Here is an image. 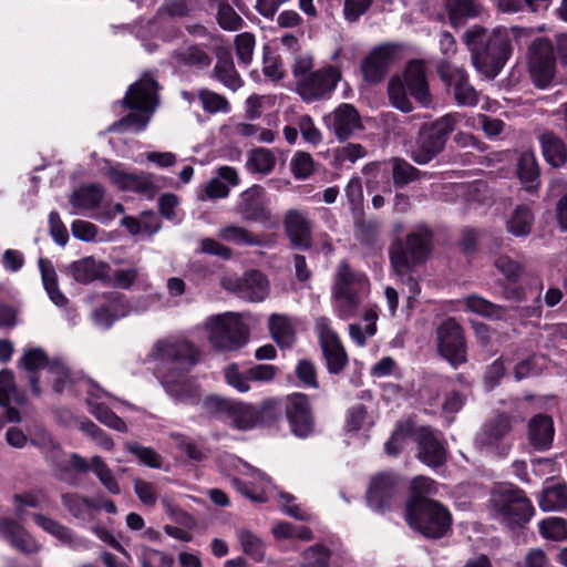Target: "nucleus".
Listing matches in <instances>:
<instances>
[{
  "mask_svg": "<svg viewBox=\"0 0 567 567\" xmlns=\"http://www.w3.org/2000/svg\"><path fill=\"white\" fill-rule=\"evenodd\" d=\"M147 357L162 365L159 379L171 398L188 405L200 403L198 385L185 377L198 362V351L189 341L175 337L157 340Z\"/></svg>",
  "mask_w": 567,
  "mask_h": 567,
  "instance_id": "f257e3e1",
  "label": "nucleus"
},
{
  "mask_svg": "<svg viewBox=\"0 0 567 567\" xmlns=\"http://www.w3.org/2000/svg\"><path fill=\"white\" fill-rule=\"evenodd\" d=\"M525 32L526 30L517 27H498L489 34L481 25L466 30L464 42L471 52L475 70L486 79L496 78L512 54V40Z\"/></svg>",
  "mask_w": 567,
  "mask_h": 567,
  "instance_id": "f03ea898",
  "label": "nucleus"
},
{
  "mask_svg": "<svg viewBox=\"0 0 567 567\" xmlns=\"http://www.w3.org/2000/svg\"><path fill=\"white\" fill-rule=\"evenodd\" d=\"M431 248V230L423 225L415 227L405 241L398 240L390 248V260L395 274L406 276L416 265L426 260Z\"/></svg>",
  "mask_w": 567,
  "mask_h": 567,
  "instance_id": "7ed1b4c3",
  "label": "nucleus"
},
{
  "mask_svg": "<svg viewBox=\"0 0 567 567\" xmlns=\"http://www.w3.org/2000/svg\"><path fill=\"white\" fill-rule=\"evenodd\" d=\"M489 506L494 515L507 525L525 524L534 515V507L524 492L508 484L492 491Z\"/></svg>",
  "mask_w": 567,
  "mask_h": 567,
  "instance_id": "20e7f679",
  "label": "nucleus"
},
{
  "mask_svg": "<svg viewBox=\"0 0 567 567\" xmlns=\"http://www.w3.org/2000/svg\"><path fill=\"white\" fill-rule=\"evenodd\" d=\"M204 327L212 346L220 351H236L248 341V329L234 312L210 316Z\"/></svg>",
  "mask_w": 567,
  "mask_h": 567,
  "instance_id": "39448f33",
  "label": "nucleus"
},
{
  "mask_svg": "<svg viewBox=\"0 0 567 567\" xmlns=\"http://www.w3.org/2000/svg\"><path fill=\"white\" fill-rule=\"evenodd\" d=\"M408 524L424 537L439 539L444 537L452 525V515L439 502H426L421 507L405 513Z\"/></svg>",
  "mask_w": 567,
  "mask_h": 567,
  "instance_id": "423d86ee",
  "label": "nucleus"
},
{
  "mask_svg": "<svg viewBox=\"0 0 567 567\" xmlns=\"http://www.w3.org/2000/svg\"><path fill=\"white\" fill-rule=\"evenodd\" d=\"M512 427V416L499 414L493 417L477 432L474 441L476 449L493 456H506L512 446L507 440Z\"/></svg>",
  "mask_w": 567,
  "mask_h": 567,
  "instance_id": "0eeeda50",
  "label": "nucleus"
},
{
  "mask_svg": "<svg viewBox=\"0 0 567 567\" xmlns=\"http://www.w3.org/2000/svg\"><path fill=\"white\" fill-rule=\"evenodd\" d=\"M315 331L318 336L328 372L339 374L347 367L349 359L338 333L332 329L331 320L327 317L316 318Z\"/></svg>",
  "mask_w": 567,
  "mask_h": 567,
  "instance_id": "6e6552de",
  "label": "nucleus"
},
{
  "mask_svg": "<svg viewBox=\"0 0 567 567\" xmlns=\"http://www.w3.org/2000/svg\"><path fill=\"white\" fill-rule=\"evenodd\" d=\"M220 285L228 292L249 302L264 301L270 291L269 280L259 270H249L243 276H224Z\"/></svg>",
  "mask_w": 567,
  "mask_h": 567,
  "instance_id": "1a4fd4ad",
  "label": "nucleus"
},
{
  "mask_svg": "<svg viewBox=\"0 0 567 567\" xmlns=\"http://www.w3.org/2000/svg\"><path fill=\"white\" fill-rule=\"evenodd\" d=\"M528 69L537 87L546 89L551 83L555 75V54L549 40L538 38L530 44Z\"/></svg>",
  "mask_w": 567,
  "mask_h": 567,
  "instance_id": "9d476101",
  "label": "nucleus"
},
{
  "mask_svg": "<svg viewBox=\"0 0 567 567\" xmlns=\"http://www.w3.org/2000/svg\"><path fill=\"white\" fill-rule=\"evenodd\" d=\"M439 353L454 368L465 363L466 346L462 327L455 319L444 320L436 329Z\"/></svg>",
  "mask_w": 567,
  "mask_h": 567,
  "instance_id": "9b49d317",
  "label": "nucleus"
},
{
  "mask_svg": "<svg viewBox=\"0 0 567 567\" xmlns=\"http://www.w3.org/2000/svg\"><path fill=\"white\" fill-rule=\"evenodd\" d=\"M441 80L452 90L455 102L461 106H475L478 93L468 81V74L463 68L453 66L446 60L437 64Z\"/></svg>",
  "mask_w": 567,
  "mask_h": 567,
  "instance_id": "f8f14e48",
  "label": "nucleus"
},
{
  "mask_svg": "<svg viewBox=\"0 0 567 567\" xmlns=\"http://www.w3.org/2000/svg\"><path fill=\"white\" fill-rule=\"evenodd\" d=\"M340 73L333 66H327L297 80V92L305 102L326 97L337 86Z\"/></svg>",
  "mask_w": 567,
  "mask_h": 567,
  "instance_id": "ddd939ff",
  "label": "nucleus"
},
{
  "mask_svg": "<svg viewBox=\"0 0 567 567\" xmlns=\"http://www.w3.org/2000/svg\"><path fill=\"white\" fill-rule=\"evenodd\" d=\"M286 416L296 436L307 437L313 432V417L308 396L292 393L284 399Z\"/></svg>",
  "mask_w": 567,
  "mask_h": 567,
  "instance_id": "4468645a",
  "label": "nucleus"
},
{
  "mask_svg": "<svg viewBox=\"0 0 567 567\" xmlns=\"http://www.w3.org/2000/svg\"><path fill=\"white\" fill-rule=\"evenodd\" d=\"M399 481L398 477L390 473H379L371 478L368 489V504L379 513H383L390 508L398 498Z\"/></svg>",
  "mask_w": 567,
  "mask_h": 567,
  "instance_id": "2eb2a0df",
  "label": "nucleus"
},
{
  "mask_svg": "<svg viewBox=\"0 0 567 567\" xmlns=\"http://www.w3.org/2000/svg\"><path fill=\"white\" fill-rule=\"evenodd\" d=\"M121 103L131 110L153 113L158 104L156 81L151 75L144 74L128 87Z\"/></svg>",
  "mask_w": 567,
  "mask_h": 567,
  "instance_id": "dca6fc26",
  "label": "nucleus"
},
{
  "mask_svg": "<svg viewBox=\"0 0 567 567\" xmlns=\"http://www.w3.org/2000/svg\"><path fill=\"white\" fill-rule=\"evenodd\" d=\"M107 175L112 184L124 192H134L152 198L158 190L154 175L150 173H128L120 167H112L109 169Z\"/></svg>",
  "mask_w": 567,
  "mask_h": 567,
  "instance_id": "f3484780",
  "label": "nucleus"
},
{
  "mask_svg": "<svg viewBox=\"0 0 567 567\" xmlns=\"http://www.w3.org/2000/svg\"><path fill=\"white\" fill-rule=\"evenodd\" d=\"M264 188L254 185L243 192L236 210L245 221L267 224L271 219Z\"/></svg>",
  "mask_w": 567,
  "mask_h": 567,
  "instance_id": "a211bd4d",
  "label": "nucleus"
},
{
  "mask_svg": "<svg viewBox=\"0 0 567 567\" xmlns=\"http://www.w3.org/2000/svg\"><path fill=\"white\" fill-rule=\"evenodd\" d=\"M84 383L85 391L87 393L86 402L90 408V412L95 416V419L113 430L125 432L127 429L125 422L100 402L104 398H112V395L92 379L84 380Z\"/></svg>",
  "mask_w": 567,
  "mask_h": 567,
  "instance_id": "6ab92c4d",
  "label": "nucleus"
},
{
  "mask_svg": "<svg viewBox=\"0 0 567 567\" xmlns=\"http://www.w3.org/2000/svg\"><path fill=\"white\" fill-rule=\"evenodd\" d=\"M285 233L293 248L308 250L312 246V226L299 209H289L284 216Z\"/></svg>",
  "mask_w": 567,
  "mask_h": 567,
  "instance_id": "aec40b11",
  "label": "nucleus"
},
{
  "mask_svg": "<svg viewBox=\"0 0 567 567\" xmlns=\"http://www.w3.org/2000/svg\"><path fill=\"white\" fill-rule=\"evenodd\" d=\"M398 47L382 44L373 49L362 62V74L368 82L381 81L395 59Z\"/></svg>",
  "mask_w": 567,
  "mask_h": 567,
  "instance_id": "412c9836",
  "label": "nucleus"
},
{
  "mask_svg": "<svg viewBox=\"0 0 567 567\" xmlns=\"http://www.w3.org/2000/svg\"><path fill=\"white\" fill-rule=\"evenodd\" d=\"M21 520L0 518V538L7 540L20 553L31 555L40 550L41 545L21 525Z\"/></svg>",
  "mask_w": 567,
  "mask_h": 567,
  "instance_id": "4be33fe9",
  "label": "nucleus"
},
{
  "mask_svg": "<svg viewBox=\"0 0 567 567\" xmlns=\"http://www.w3.org/2000/svg\"><path fill=\"white\" fill-rule=\"evenodd\" d=\"M403 78V83L408 87L410 95L422 106H430L432 104V95L426 80L424 62L420 60L409 62Z\"/></svg>",
  "mask_w": 567,
  "mask_h": 567,
  "instance_id": "5701e85b",
  "label": "nucleus"
},
{
  "mask_svg": "<svg viewBox=\"0 0 567 567\" xmlns=\"http://www.w3.org/2000/svg\"><path fill=\"white\" fill-rule=\"evenodd\" d=\"M52 362L53 359H49L41 348L24 350L23 355L18 361V368L23 369L28 374L27 378L33 395L40 396L42 394L39 371L45 369L50 372Z\"/></svg>",
  "mask_w": 567,
  "mask_h": 567,
  "instance_id": "b1692460",
  "label": "nucleus"
},
{
  "mask_svg": "<svg viewBox=\"0 0 567 567\" xmlns=\"http://www.w3.org/2000/svg\"><path fill=\"white\" fill-rule=\"evenodd\" d=\"M339 291L348 295L364 296L369 291V280L364 274L354 271L343 260L337 268L332 287V293H339Z\"/></svg>",
  "mask_w": 567,
  "mask_h": 567,
  "instance_id": "393cba45",
  "label": "nucleus"
},
{
  "mask_svg": "<svg viewBox=\"0 0 567 567\" xmlns=\"http://www.w3.org/2000/svg\"><path fill=\"white\" fill-rule=\"evenodd\" d=\"M417 444V457L427 466L439 467L446 462V449L430 429L421 427L419 430Z\"/></svg>",
  "mask_w": 567,
  "mask_h": 567,
  "instance_id": "a878e982",
  "label": "nucleus"
},
{
  "mask_svg": "<svg viewBox=\"0 0 567 567\" xmlns=\"http://www.w3.org/2000/svg\"><path fill=\"white\" fill-rule=\"evenodd\" d=\"M328 126L339 140H346L361 127L360 115L351 104H341L326 117Z\"/></svg>",
  "mask_w": 567,
  "mask_h": 567,
  "instance_id": "bb28decb",
  "label": "nucleus"
},
{
  "mask_svg": "<svg viewBox=\"0 0 567 567\" xmlns=\"http://www.w3.org/2000/svg\"><path fill=\"white\" fill-rule=\"evenodd\" d=\"M169 63L175 68H186L190 70H204L212 63L210 55L199 45L183 44L172 51Z\"/></svg>",
  "mask_w": 567,
  "mask_h": 567,
  "instance_id": "cd10ccee",
  "label": "nucleus"
},
{
  "mask_svg": "<svg viewBox=\"0 0 567 567\" xmlns=\"http://www.w3.org/2000/svg\"><path fill=\"white\" fill-rule=\"evenodd\" d=\"M444 145L435 133L424 126L411 145L410 156L416 164L424 165L431 162L444 148Z\"/></svg>",
  "mask_w": 567,
  "mask_h": 567,
  "instance_id": "c85d7f7f",
  "label": "nucleus"
},
{
  "mask_svg": "<svg viewBox=\"0 0 567 567\" xmlns=\"http://www.w3.org/2000/svg\"><path fill=\"white\" fill-rule=\"evenodd\" d=\"M34 523L48 534L54 536L62 544L73 549L89 548V542L73 533L71 528L42 514L33 515Z\"/></svg>",
  "mask_w": 567,
  "mask_h": 567,
  "instance_id": "c756f323",
  "label": "nucleus"
},
{
  "mask_svg": "<svg viewBox=\"0 0 567 567\" xmlns=\"http://www.w3.org/2000/svg\"><path fill=\"white\" fill-rule=\"evenodd\" d=\"M555 427L549 415L537 414L528 423V440L538 451L548 450L554 441Z\"/></svg>",
  "mask_w": 567,
  "mask_h": 567,
  "instance_id": "7c9ffc66",
  "label": "nucleus"
},
{
  "mask_svg": "<svg viewBox=\"0 0 567 567\" xmlns=\"http://www.w3.org/2000/svg\"><path fill=\"white\" fill-rule=\"evenodd\" d=\"M70 268L73 278L81 284H89L94 280L106 281L110 272L109 264L96 260L93 257H85L74 261Z\"/></svg>",
  "mask_w": 567,
  "mask_h": 567,
  "instance_id": "2f4dec72",
  "label": "nucleus"
},
{
  "mask_svg": "<svg viewBox=\"0 0 567 567\" xmlns=\"http://www.w3.org/2000/svg\"><path fill=\"white\" fill-rule=\"evenodd\" d=\"M225 421L233 429L249 431L260 423V413L254 405L234 400Z\"/></svg>",
  "mask_w": 567,
  "mask_h": 567,
  "instance_id": "473e14b6",
  "label": "nucleus"
},
{
  "mask_svg": "<svg viewBox=\"0 0 567 567\" xmlns=\"http://www.w3.org/2000/svg\"><path fill=\"white\" fill-rule=\"evenodd\" d=\"M538 142L545 161L555 168L564 166L567 162V147L564 141L551 131H544L538 135Z\"/></svg>",
  "mask_w": 567,
  "mask_h": 567,
  "instance_id": "72a5a7b5",
  "label": "nucleus"
},
{
  "mask_svg": "<svg viewBox=\"0 0 567 567\" xmlns=\"http://www.w3.org/2000/svg\"><path fill=\"white\" fill-rule=\"evenodd\" d=\"M61 503L72 517L82 522L92 520L94 513L100 511L96 502L75 492L63 493Z\"/></svg>",
  "mask_w": 567,
  "mask_h": 567,
  "instance_id": "f704fd0d",
  "label": "nucleus"
},
{
  "mask_svg": "<svg viewBox=\"0 0 567 567\" xmlns=\"http://www.w3.org/2000/svg\"><path fill=\"white\" fill-rule=\"evenodd\" d=\"M245 474L250 476L255 483L258 484L257 487H249L246 483L241 482L237 477L231 478V485L239 492L243 496L256 503H264L266 501V496L264 494V488L269 484L268 476L262 473L260 470L244 463Z\"/></svg>",
  "mask_w": 567,
  "mask_h": 567,
  "instance_id": "c9c22d12",
  "label": "nucleus"
},
{
  "mask_svg": "<svg viewBox=\"0 0 567 567\" xmlns=\"http://www.w3.org/2000/svg\"><path fill=\"white\" fill-rule=\"evenodd\" d=\"M277 165L276 151L266 147H256L247 153L246 169L255 175H269Z\"/></svg>",
  "mask_w": 567,
  "mask_h": 567,
  "instance_id": "e433bc0d",
  "label": "nucleus"
},
{
  "mask_svg": "<svg viewBox=\"0 0 567 567\" xmlns=\"http://www.w3.org/2000/svg\"><path fill=\"white\" fill-rule=\"evenodd\" d=\"M437 492L436 483L425 476H417L410 484V496L406 502L405 513L421 507L426 502H434L430 496Z\"/></svg>",
  "mask_w": 567,
  "mask_h": 567,
  "instance_id": "4c0bfd02",
  "label": "nucleus"
},
{
  "mask_svg": "<svg viewBox=\"0 0 567 567\" xmlns=\"http://www.w3.org/2000/svg\"><path fill=\"white\" fill-rule=\"evenodd\" d=\"M268 328L271 338L280 348H290L295 343L296 332L289 317L272 313L268 320Z\"/></svg>",
  "mask_w": 567,
  "mask_h": 567,
  "instance_id": "58836bf2",
  "label": "nucleus"
},
{
  "mask_svg": "<svg viewBox=\"0 0 567 567\" xmlns=\"http://www.w3.org/2000/svg\"><path fill=\"white\" fill-rule=\"evenodd\" d=\"M49 373L53 378V390L59 394L75 385L85 390L84 380L89 379L85 377H74L70 369L58 358L53 359Z\"/></svg>",
  "mask_w": 567,
  "mask_h": 567,
  "instance_id": "ea45409f",
  "label": "nucleus"
},
{
  "mask_svg": "<svg viewBox=\"0 0 567 567\" xmlns=\"http://www.w3.org/2000/svg\"><path fill=\"white\" fill-rule=\"evenodd\" d=\"M39 269L44 289L51 301L58 307H65L68 305V298L58 287V276L52 262L48 259L41 258L39 260Z\"/></svg>",
  "mask_w": 567,
  "mask_h": 567,
  "instance_id": "a19ab883",
  "label": "nucleus"
},
{
  "mask_svg": "<svg viewBox=\"0 0 567 567\" xmlns=\"http://www.w3.org/2000/svg\"><path fill=\"white\" fill-rule=\"evenodd\" d=\"M517 174L528 192L537 189L539 185V167L533 152H524L517 164Z\"/></svg>",
  "mask_w": 567,
  "mask_h": 567,
  "instance_id": "79ce46f5",
  "label": "nucleus"
},
{
  "mask_svg": "<svg viewBox=\"0 0 567 567\" xmlns=\"http://www.w3.org/2000/svg\"><path fill=\"white\" fill-rule=\"evenodd\" d=\"M104 196L102 186L97 184L84 185L78 188L71 196L73 207L81 210H90L96 208Z\"/></svg>",
  "mask_w": 567,
  "mask_h": 567,
  "instance_id": "37998d69",
  "label": "nucleus"
},
{
  "mask_svg": "<svg viewBox=\"0 0 567 567\" xmlns=\"http://www.w3.org/2000/svg\"><path fill=\"white\" fill-rule=\"evenodd\" d=\"M534 224V214L527 205H519L506 221L507 231L516 237H526L530 234Z\"/></svg>",
  "mask_w": 567,
  "mask_h": 567,
  "instance_id": "c03bdc74",
  "label": "nucleus"
},
{
  "mask_svg": "<svg viewBox=\"0 0 567 567\" xmlns=\"http://www.w3.org/2000/svg\"><path fill=\"white\" fill-rule=\"evenodd\" d=\"M105 282L120 289H130L134 284L144 288L150 287L147 276L136 267L116 269L112 276L109 275Z\"/></svg>",
  "mask_w": 567,
  "mask_h": 567,
  "instance_id": "a18cd8bd",
  "label": "nucleus"
},
{
  "mask_svg": "<svg viewBox=\"0 0 567 567\" xmlns=\"http://www.w3.org/2000/svg\"><path fill=\"white\" fill-rule=\"evenodd\" d=\"M218 237L237 246H261L262 240L245 227L226 225L218 229Z\"/></svg>",
  "mask_w": 567,
  "mask_h": 567,
  "instance_id": "49530a36",
  "label": "nucleus"
},
{
  "mask_svg": "<svg viewBox=\"0 0 567 567\" xmlns=\"http://www.w3.org/2000/svg\"><path fill=\"white\" fill-rule=\"evenodd\" d=\"M449 18L453 25H458L463 19L477 17L481 4L477 0H445Z\"/></svg>",
  "mask_w": 567,
  "mask_h": 567,
  "instance_id": "de8ad7c7",
  "label": "nucleus"
},
{
  "mask_svg": "<svg viewBox=\"0 0 567 567\" xmlns=\"http://www.w3.org/2000/svg\"><path fill=\"white\" fill-rule=\"evenodd\" d=\"M213 75L231 91H236L243 85V81L236 71L230 56L218 58Z\"/></svg>",
  "mask_w": 567,
  "mask_h": 567,
  "instance_id": "09e8293b",
  "label": "nucleus"
},
{
  "mask_svg": "<svg viewBox=\"0 0 567 567\" xmlns=\"http://www.w3.org/2000/svg\"><path fill=\"white\" fill-rule=\"evenodd\" d=\"M362 299L363 296L348 295L342 291H339V293H332L333 310L340 319H350L357 316Z\"/></svg>",
  "mask_w": 567,
  "mask_h": 567,
  "instance_id": "8fccbe9b",
  "label": "nucleus"
},
{
  "mask_svg": "<svg viewBox=\"0 0 567 567\" xmlns=\"http://www.w3.org/2000/svg\"><path fill=\"white\" fill-rule=\"evenodd\" d=\"M466 309L471 312L489 319H503L505 317V309L502 306L489 302L488 300L472 295L463 300Z\"/></svg>",
  "mask_w": 567,
  "mask_h": 567,
  "instance_id": "3c124183",
  "label": "nucleus"
},
{
  "mask_svg": "<svg viewBox=\"0 0 567 567\" xmlns=\"http://www.w3.org/2000/svg\"><path fill=\"white\" fill-rule=\"evenodd\" d=\"M567 506V488L564 485L546 487L539 497V507L545 512L561 511Z\"/></svg>",
  "mask_w": 567,
  "mask_h": 567,
  "instance_id": "603ef678",
  "label": "nucleus"
},
{
  "mask_svg": "<svg viewBox=\"0 0 567 567\" xmlns=\"http://www.w3.org/2000/svg\"><path fill=\"white\" fill-rule=\"evenodd\" d=\"M364 321L367 324L364 328L359 323L349 324V334L350 338L359 346L364 347L367 344V340L372 338L377 332V320L378 315L373 309H368L364 312Z\"/></svg>",
  "mask_w": 567,
  "mask_h": 567,
  "instance_id": "864d4df0",
  "label": "nucleus"
},
{
  "mask_svg": "<svg viewBox=\"0 0 567 567\" xmlns=\"http://www.w3.org/2000/svg\"><path fill=\"white\" fill-rule=\"evenodd\" d=\"M91 471L95 474L100 483L113 495L121 493L120 484L110 468L101 456H93L91 458Z\"/></svg>",
  "mask_w": 567,
  "mask_h": 567,
  "instance_id": "5fc2aeb1",
  "label": "nucleus"
},
{
  "mask_svg": "<svg viewBox=\"0 0 567 567\" xmlns=\"http://www.w3.org/2000/svg\"><path fill=\"white\" fill-rule=\"evenodd\" d=\"M413 430L414 426L411 421L406 420L398 422L390 439L384 444L386 454L392 456L398 455L404 447L406 439L412 435Z\"/></svg>",
  "mask_w": 567,
  "mask_h": 567,
  "instance_id": "6e6d98bb",
  "label": "nucleus"
},
{
  "mask_svg": "<svg viewBox=\"0 0 567 567\" xmlns=\"http://www.w3.org/2000/svg\"><path fill=\"white\" fill-rule=\"evenodd\" d=\"M234 400L226 399L219 395H208L204 400L200 399V405L203 414L209 417L224 419L231 409Z\"/></svg>",
  "mask_w": 567,
  "mask_h": 567,
  "instance_id": "4d7b16f0",
  "label": "nucleus"
},
{
  "mask_svg": "<svg viewBox=\"0 0 567 567\" xmlns=\"http://www.w3.org/2000/svg\"><path fill=\"white\" fill-rule=\"evenodd\" d=\"M198 100L202 104V107L205 112L215 114V113H229L230 112V104L228 100L208 89H200L198 91Z\"/></svg>",
  "mask_w": 567,
  "mask_h": 567,
  "instance_id": "13d9d810",
  "label": "nucleus"
},
{
  "mask_svg": "<svg viewBox=\"0 0 567 567\" xmlns=\"http://www.w3.org/2000/svg\"><path fill=\"white\" fill-rule=\"evenodd\" d=\"M388 93L390 102L395 109L404 113H409L413 110L412 103L406 95V86L402 79H391L388 85Z\"/></svg>",
  "mask_w": 567,
  "mask_h": 567,
  "instance_id": "bf43d9fd",
  "label": "nucleus"
},
{
  "mask_svg": "<svg viewBox=\"0 0 567 567\" xmlns=\"http://www.w3.org/2000/svg\"><path fill=\"white\" fill-rule=\"evenodd\" d=\"M43 497L44 493L41 489L14 494L12 499L17 519L23 520L25 517V507H39Z\"/></svg>",
  "mask_w": 567,
  "mask_h": 567,
  "instance_id": "052dcab7",
  "label": "nucleus"
},
{
  "mask_svg": "<svg viewBox=\"0 0 567 567\" xmlns=\"http://www.w3.org/2000/svg\"><path fill=\"white\" fill-rule=\"evenodd\" d=\"M151 120L150 115L138 113H130L121 120L110 125L109 132L124 133L127 131L142 132L144 131Z\"/></svg>",
  "mask_w": 567,
  "mask_h": 567,
  "instance_id": "680f3d73",
  "label": "nucleus"
},
{
  "mask_svg": "<svg viewBox=\"0 0 567 567\" xmlns=\"http://www.w3.org/2000/svg\"><path fill=\"white\" fill-rule=\"evenodd\" d=\"M272 534L278 539L298 538L303 542L313 539V534L306 526H296L287 522H279L272 527Z\"/></svg>",
  "mask_w": 567,
  "mask_h": 567,
  "instance_id": "e2e57ef3",
  "label": "nucleus"
},
{
  "mask_svg": "<svg viewBox=\"0 0 567 567\" xmlns=\"http://www.w3.org/2000/svg\"><path fill=\"white\" fill-rule=\"evenodd\" d=\"M241 548L255 561H261L265 556V545L260 537L247 529L238 532Z\"/></svg>",
  "mask_w": 567,
  "mask_h": 567,
  "instance_id": "0e129e2a",
  "label": "nucleus"
},
{
  "mask_svg": "<svg viewBox=\"0 0 567 567\" xmlns=\"http://www.w3.org/2000/svg\"><path fill=\"white\" fill-rule=\"evenodd\" d=\"M331 551L323 545L316 544L302 553V567H329Z\"/></svg>",
  "mask_w": 567,
  "mask_h": 567,
  "instance_id": "69168bd1",
  "label": "nucleus"
},
{
  "mask_svg": "<svg viewBox=\"0 0 567 567\" xmlns=\"http://www.w3.org/2000/svg\"><path fill=\"white\" fill-rule=\"evenodd\" d=\"M539 533L543 537L551 540H563L567 537L565 519L549 517L539 523Z\"/></svg>",
  "mask_w": 567,
  "mask_h": 567,
  "instance_id": "338daca9",
  "label": "nucleus"
},
{
  "mask_svg": "<svg viewBox=\"0 0 567 567\" xmlns=\"http://www.w3.org/2000/svg\"><path fill=\"white\" fill-rule=\"evenodd\" d=\"M419 169L404 159L394 158L392 165L393 182L398 186H404L417 178Z\"/></svg>",
  "mask_w": 567,
  "mask_h": 567,
  "instance_id": "774afa93",
  "label": "nucleus"
}]
</instances>
